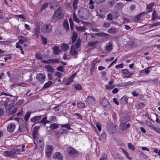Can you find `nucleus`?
I'll list each match as a JSON object with an SVG mask.
<instances>
[{"mask_svg":"<svg viewBox=\"0 0 160 160\" xmlns=\"http://www.w3.org/2000/svg\"><path fill=\"white\" fill-rule=\"evenodd\" d=\"M107 20H112L113 19V16L111 13H109L107 15Z\"/></svg>","mask_w":160,"mask_h":160,"instance_id":"5fc2aeb1","label":"nucleus"},{"mask_svg":"<svg viewBox=\"0 0 160 160\" xmlns=\"http://www.w3.org/2000/svg\"><path fill=\"white\" fill-rule=\"evenodd\" d=\"M59 125L61 126V128H65L69 130L71 129L69 124H66L64 125L60 124Z\"/></svg>","mask_w":160,"mask_h":160,"instance_id":"473e14b6","label":"nucleus"},{"mask_svg":"<svg viewBox=\"0 0 160 160\" xmlns=\"http://www.w3.org/2000/svg\"><path fill=\"white\" fill-rule=\"evenodd\" d=\"M75 88L77 90H80L82 89V87L80 84H77L75 85Z\"/></svg>","mask_w":160,"mask_h":160,"instance_id":"de8ad7c7","label":"nucleus"},{"mask_svg":"<svg viewBox=\"0 0 160 160\" xmlns=\"http://www.w3.org/2000/svg\"><path fill=\"white\" fill-rule=\"evenodd\" d=\"M95 35L98 36L107 37L108 36L109 34L104 32H100L96 33Z\"/></svg>","mask_w":160,"mask_h":160,"instance_id":"2f4dec72","label":"nucleus"},{"mask_svg":"<svg viewBox=\"0 0 160 160\" xmlns=\"http://www.w3.org/2000/svg\"><path fill=\"white\" fill-rule=\"evenodd\" d=\"M53 158L54 160H62V157L61 154L58 152L55 153L53 154Z\"/></svg>","mask_w":160,"mask_h":160,"instance_id":"9d476101","label":"nucleus"},{"mask_svg":"<svg viewBox=\"0 0 160 160\" xmlns=\"http://www.w3.org/2000/svg\"><path fill=\"white\" fill-rule=\"evenodd\" d=\"M109 102L106 98H103L102 100L101 103H100L102 107H105L107 106L109 104Z\"/></svg>","mask_w":160,"mask_h":160,"instance_id":"a211bd4d","label":"nucleus"},{"mask_svg":"<svg viewBox=\"0 0 160 160\" xmlns=\"http://www.w3.org/2000/svg\"><path fill=\"white\" fill-rule=\"evenodd\" d=\"M53 149V148L51 145H48L47 146L46 149V154L47 157H50V155L52 152Z\"/></svg>","mask_w":160,"mask_h":160,"instance_id":"423d86ee","label":"nucleus"},{"mask_svg":"<svg viewBox=\"0 0 160 160\" xmlns=\"http://www.w3.org/2000/svg\"><path fill=\"white\" fill-rule=\"evenodd\" d=\"M48 3H45L42 5V10H43L46 8L48 6Z\"/></svg>","mask_w":160,"mask_h":160,"instance_id":"69168bd1","label":"nucleus"},{"mask_svg":"<svg viewBox=\"0 0 160 160\" xmlns=\"http://www.w3.org/2000/svg\"><path fill=\"white\" fill-rule=\"evenodd\" d=\"M130 127V124L129 123L126 124V123L122 122L121 123L120 126L121 129L123 130H125L129 128Z\"/></svg>","mask_w":160,"mask_h":160,"instance_id":"2eb2a0df","label":"nucleus"},{"mask_svg":"<svg viewBox=\"0 0 160 160\" xmlns=\"http://www.w3.org/2000/svg\"><path fill=\"white\" fill-rule=\"evenodd\" d=\"M123 6V3L121 2H118L115 5V7L117 9H119L121 8Z\"/></svg>","mask_w":160,"mask_h":160,"instance_id":"c756f323","label":"nucleus"},{"mask_svg":"<svg viewBox=\"0 0 160 160\" xmlns=\"http://www.w3.org/2000/svg\"><path fill=\"white\" fill-rule=\"evenodd\" d=\"M106 49L108 51H111L112 49V45L111 44L109 45L106 46Z\"/></svg>","mask_w":160,"mask_h":160,"instance_id":"603ef678","label":"nucleus"},{"mask_svg":"<svg viewBox=\"0 0 160 160\" xmlns=\"http://www.w3.org/2000/svg\"><path fill=\"white\" fill-rule=\"evenodd\" d=\"M25 128L23 125H19L18 128V131H19V132H24L25 131Z\"/></svg>","mask_w":160,"mask_h":160,"instance_id":"ea45409f","label":"nucleus"},{"mask_svg":"<svg viewBox=\"0 0 160 160\" xmlns=\"http://www.w3.org/2000/svg\"><path fill=\"white\" fill-rule=\"evenodd\" d=\"M17 97L13 96H10V98H8L9 100L12 101L13 102H14L17 100Z\"/></svg>","mask_w":160,"mask_h":160,"instance_id":"c9c22d12","label":"nucleus"},{"mask_svg":"<svg viewBox=\"0 0 160 160\" xmlns=\"http://www.w3.org/2000/svg\"><path fill=\"white\" fill-rule=\"evenodd\" d=\"M56 119V117L55 116H52L49 117V120L51 122H54Z\"/></svg>","mask_w":160,"mask_h":160,"instance_id":"6e6d98bb","label":"nucleus"},{"mask_svg":"<svg viewBox=\"0 0 160 160\" xmlns=\"http://www.w3.org/2000/svg\"><path fill=\"white\" fill-rule=\"evenodd\" d=\"M54 54L58 55L61 52V51L59 49V47L58 46H54L53 48Z\"/></svg>","mask_w":160,"mask_h":160,"instance_id":"6ab92c4d","label":"nucleus"},{"mask_svg":"<svg viewBox=\"0 0 160 160\" xmlns=\"http://www.w3.org/2000/svg\"><path fill=\"white\" fill-rule=\"evenodd\" d=\"M52 84V82L51 81H49L47 82L44 85L42 89H44L46 88L49 87Z\"/></svg>","mask_w":160,"mask_h":160,"instance_id":"c85d7f7f","label":"nucleus"},{"mask_svg":"<svg viewBox=\"0 0 160 160\" xmlns=\"http://www.w3.org/2000/svg\"><path fill=\"white\" fill-rule=\"evenodd\" d=\"M63 27L67 31L69 29V26L68 21L66 20L64 21L63 23Z\"/></svg>","mask_w":160,"mask_h":160,"instance_id":"b1692460","label":"nucleus"},{"mask_svg":"<svg viewBox=\"0 0 160 160\" xmlns=\"http://www.w3.org/2000/svg\"><path fill=\"white\" fill-rule=\"evenodd\" d=\"M49 60L51 61V64L57 63L59 62V59H50Z\"/></svg>","mask_w":160,"mask_h":160,"instance_id":"8fccbe9b","label":"nucleus"},{"mask_svg":"<svg viewBox=\"0 0 160 160\" xmlns=\"http://www.w3.org/2000/svg\"><path fill=\"white\" fill-rule=\"evenodd\" d=\"M45 78L46 76L43 73H39L37 74L36 76L37 80L41 84L43 83Z\"/></svg>","mask_w":160,"mask_h":160,"instance_id":"39448f33","label":"nucleus"},{"mask_svg":"<svg viewBox=\"0 0 160 160\" xmlns=\"http://www.w3.org/2000/svg\"><path fill=\"white\" fill-rule=\"evenodd\" d=\"M68 131L66 129L60 128L54 131V132L58 136H60L64 133L67 132Z\"/></svg>","mask_w":160,"mask_h":160,"instance_id":"6e6552de","label":"nucleus"},{"mask_svg":"<svg viewBox=\"0 0 160 160\" xmlns=\"http://www.w3.org/2000/svg\"><path fill=\"white\" fill-rule=\"evenodd\" d=\"M47 119V116L44 117L41 120L40 122L42 124H43L44 126H45L46 124V120Z\"/></svg>","mask_w":160,"mask_h":160,"instance_id":"58836bf2","label":"nucleus"},{"mask_svg":"<svg viewBox=\"0 0 160 160\" xmlns=\"http://www.w3.org/2000/svg\"><path fill=\"white\" fill-rule=\"evenodd\" d=\"M142 14H140L137 15L134 18V20L136 21H139L141 19V17Z\"/></svg>","mask_w":160,"mask_h":160,"instance_id":"09e8293b","label":"nucleus"},{"mask_svg":"<svg viewBox=\"0 0 160 160\" xmlns=\"http://www.w3.org/2000/svg\"><path fill=\"white\" fill-rule=\"evenodd\" d=\"M63 16L62 11L60 9L55 11L53 15L52 18L55 20L60 19L63 18Z\"/></svg>","mask_w":160,"mask_h":160,"instance_id":"20e7f679","label":"nucleus"},{"mask_svg":"<svg viewBox=\"0 0 160 160\" xmlns=\"http://www.w3.org/2000/svg\"><path fill=\"white\" fill-rule=\"evenodd\" d=\"M15 152L13 151H5L3 154V155L6 157H9L14 155Z\"/></svg>","mask_w":160,"mask_h":160,"instance_id":"ddd939ff","label":"nucleus"},{"mask_svg":"<svg viewBox=\"0 0 160 160\" xmlns=\"http://www.w3.org/2000/svg\"><path fill=\"white\" fill-rule=\"evenodd\" d=\"M119 16V14L117 12L114 13L113 15V17L114 19L117 18Z\"/></svg>","mask_w":160,"mask_h":160,"instance_id":"774afa93","label":"nucleus"},{"mask_svg":"<svg viewBox=\"0 0 160 160\" xmlns=\"http://www.w3.org/2000/svg\"><path fill=\"white\" fill-rule=\"evenodd\" d=\"M76 28L78 30L81 31H84L85 30V28L84 27H76Z\"/></svg>","mask_w":160,"mask_h":160,"instance_id":"052dcab7","label":"nucleus"},{"mask_svg":"<svg viewBox=\"0 0 160 160\" xmlns=\"http://www.w3.org/2000/svg\"><path fill=\"white\" fill-rule=\"evenodd\" d=\"M67 152L68 154L71 156L75 155L77 153L76 151L71 147L67 148Z\"/></svg>","mask_w":160,"mask_h":160,"instance_id":"9b49d317","label":"nucleus"},{"mask_svg":"<svg viewBox=\"0 0 160 160\" xmlns=\"http://www.w3.org/2000/svg\"><path fill=\"white\" fill-rule=\"evenodd\" d=\"M86 100L87 103L90 105H93L95 103V99L92 96H88Z\"/></svg>","mask_w":160,"mask_h":160,"instance_id":"f8f14e48","label":"nucleus"},{"mask_svg":"<svg viewBox=\"0 0 160 160\" xmlns=\"http://www.w3.org/2000/svg\"><path fill=\"white\" fill-rule=\"evenodd\" d=\"M41 39L42 43L45 45L47 43V39L43 36L41 37Z\"/></svg>","mask_w":160,"mask_h":160,"instance_id":"864d4df0","label":"nucleus"},{"mask_svg":"<svg viewBox=\"0 0 160 160\" xmlns=\"http://www.w3.org/2000/svg\"><path fill=\"white\" fill-rule=\"evenodd\" d=\"M63 67H64V66H60L57 68V70L58 71H60L62 72H64Z\"/></svg>","mask_w":160,"mask_h":160,"instance_id":"13d9d810","label":"nucleus"},{"mask_svg":"<svg viewBox=\"0 0 160 160\" xmlns=\"http://www.w3.org/2000/svg\"><path fill=\"white\" fill-rule=\"evenodd\" d=\"M147 125L149 127H150L152 128L154 126L153 124H152L151 122L149 121L148 120H146L145 121Z\"/></svg>","mask_w":160,"mask_h":160,"instance_id":"3c124183","label":"nucleus"},{"mask_svg":"<svg viewBox=\"0 0 160 160\" xmlns=\"http://www.w3.org/2000/svg\"><path fill=\"white\" fill-rule=\"evenodd\" d=\"M96 126L99 132H100L101 130V125L98 123H96Z\"/></svg>","mask_w":160,"mask_h":160,"instance_id":"bf43d9fd","label":"nucleus"},{"mask_svg":"<svg viewBox=\"0 0 160 160\" xmlns=\"http://www.w3.org/2000/svg\"><path fill=\"white\" fill-rule=\"evenodd\" d=\"M61 48L62 50L63 51H66L68 50L69 48V47L68 45L64 43L61 46Z\"/></svg>","mask_w":160,"mask_h":160,"instance_id":"a878e982","label":"nucleus"},{"mask_svg":"<svg viewBox=\"0 0 160 160\" xmlns=\"http://www.w3.org/2000/svg\"><path fill=\"white\" fill-rule=\"evenodd\" d=\"M78 37V35L77 33L73 32L72 37V42L73 43H74L76 41Z\"/></svg>","mask_w":160,"mask_h":160,"instance_id":"5701e85b","label":"nucleus"},{"mask_svg":"<svg viewBox=\"0 0 160 160\" xmlns=\"http://www.w3.org/2000/svg\"><path fill=\"white\" fill-rule=\"evenodd\" d=\"M40 128L39 126L35 127H34L32 131V134L36 135V134H38V131Z\"/></svg>","mask_w":160,"mask_h":160,"instance_id":"7c9ffc66","label":"nucleus"},{"mask_svg":"<svg viewBox=\"0 0 160 160\" xmlns=\"http://www.w3.org/2000/svg\"><path fill=\"white\" fill-rule=\"evenodd\" d=\"M73 18L74 21L76 22L77 23L79 22V21L78 18L76 15L75 14V12L74 11L73 13Z\"/></svg>","mask_w":160,"mask_h":160,"instance_id":"72a5a7b5","label":"nucleus"},{"mask_svg":"<svg viewBox=\"0 0 160 160\" xmlns=\"http://www.w3.org/2000/svg\"><path fill=\"white\" fill-rule=\"evenodd\" d=\"M110 23L109 22H105L103 24L102 26L104 28H108L110 25Z\"/></svg>","mask_w":160,"mask_h":160,"instance_id":"680f3d73","label":"nucleus"},{"mask_svg":"<svg viewBox=\"0 0 160 160\" xmlns=\"http://www.w3.org/2000/svg\"><path fill=\"white\" fill-rule=\"evenodd\" d=\"M24 101L23 99L18 101L16 103L15 105L17 106H20L24 103Z\"/></svg>","mask_w":160,"mask_h":160,"instance_id":"a18cd8bd","label":"nucleus"},{"mask_svg":"<svg viewBox=\"0 0 160 160\" xmlns=\"http://www.w3.org/2000/svg\"><path fill=\"white\" fill-rule=\"evenodd\" d=\"M128 147L129 149L133 151H134L135 149V148L133 146L132 144L130 143H128Z\"/></svg>","mask_w":160,"mask_h":160,"instance_id":"49530a36","label":"nucleus"},{"mask_svg":"<svg viewBox=\"0 0 160 160\" xmlns=\"http://www.w3.org/2000/svg\"><path fill=\"white\" fill-rule=\"evenodd\" d=\"M31 114V112H27L24 116V120L27 122Z\"/></svg>","mask_w":160,"mask_h":160,"instance_id":"cd10ccee","label":"nucleus"},{"mask_svg":"<svg viewBox=\"0 0 160 160\" xmlns=\"http://www.w3.org/2000/svg\"><path fill=\"white\" fill-rule=\"evenodd\" d=\"M78 3V1L77 0H74L73 2V8L74 10L77 9V6Z\"/></svg>","mask_w":160,"mask_h":160,"instance_id":"f704fd0d","label":"nucleus"},{"mask_svg":"<svg viewBox=\"0 0 160 160\" xmlns=\"http://www.w3.org/2000/svg\"><path fill=\"white\" fill-rule=\"evenodd\" d=\"M35 57L36 58L39 60H42V57L41 55V53L39 52H37L36 53Z\"/></svg>","mask_w":160,"mask_h":160,"instance_id":"4c0bfd02","label":"nucleus"},{"mask_svg":"<svg viewBox=\"0 0 160 160\" xmlns=\"http://www.w3.org/2000/svg\"><path fill=\"white\" fill-rule=\"evenodd\" d=\"M157 13L154 11L152 14V20H154L157 18Z\"/></svg>","mask_w":160,"mask_h":160,"instance_id":"79ce46f5","label":"nucleus"},{"mask_svg":"<svg viewBox=\"0 0 160 160\" xmlns=\"http://www.w3.org/2000/svg\"><path fill=\"white\" fill-rule=\"evenodd\" d=\"M74 116H77V119H80L82 120V118L81 117V115L78 113H74L73 114Z\"/></svg>","mask_w":160,"mask_h":160,"instance_id":"4d7b16f0","label":"nucleus"},{"mask_svg":"<svg viewBox=\"0 0 160 160\" xmlns=\"http://www.w3.org/2000/svg\"><path fill=\"white\" fill-rule=\"evenodd\" d=\"M108 32L110 34H114L116 33L117 30L116 29L114 28H110L108 30Z\"/></svg>","mask_w":160,"mask_h":160,"instance_id":"4be33fe9","label":"nucleus"},{"mask_svg":"<svg viewBox=\"0 0 160 160\" xmlns=\"http://www.w3.org/2000/svg\"><path fill=\"white\" fill-rule=\"evenodd\" d=\"M115 87V85L114 84H113L111 85H106L105 86V88L107 89L110 90L113 89Z\"/></svg>","mask_w":160,"mask_h":160,"instance_id":"a19ab883","label":"nucleus"},{"mask_svg":"<svg viewBox=\"0 0 160 160\" xmlns=\"http://www.w3.org/2000/svg\"><path fill=\"white\" fill-rule=\"evenodd\" d=\"M78 16L81 19L85 20L89 17V12L88 10L84 8H79L78 12Z\"/></svg>","mask_w":160,"mask_h":160,"instance_id":"f257e3e1","label":"nucleus"},{"mask_svg":"<svg viewBox=\"0 0 160 160\" xmlns=\"http://www.w3.org/2000/svg\"><path fill=\"white\" fill-rule=\"evenodd\" d=\"M45 68L47 69V72L51 73L53 72H54V68L51 65H46L45 67Z\"/></svg>","mask_w":160,"mask_h":160,"instance_id":"aec40b11","label":"nucleus"},{"mask_svg":"<svg viewBox=\"0 0 160 160\" xmlns=\"http://www.w3.org/2000/svg\"><path fill=\"white\" fill-rule=\"evenodd\" d=\"M42 116V115L35 116L31 118L30 119V121L31 122H35V123H39L40 122L39 121L41 119Z\"/></svg>","mask_w":160,"mask_h":160,"instance_id":"1a4fd4ad","label":"nucleus"},{"mask_svg":"<svg viewBox=\"0 0 160 160\" xmlns=\"http://www.w3.org/2000/svg\"><path fill=\"white\" fill-rule=\"evenodd\" d=\"M59 125L55 123H53L50 125L49 128L52 130H53L58 128L59 127Z\"/></svg>","mask_w":160,"mask_h":160,"instance_id":"412c9836","label":"nucleus"},{"mask_svg":"<svg viewBox=\"0 0 160 160\" xmlns=\"http://www.w3.org/2000/svg\"><path fill=\"white\" fill-rule=\"evenodd\" d=\"M7 113L9 115H12L17 111V108L13 105V103H11L5 107Z\"/></svg>","mask_w":160,"mask_h":160,"instance_id":"f03ea898","label":"nucleus"},{"mask_svg":"<svg viewBox=\"0 0 160 160\" xmlns=\"http://www.w3.org/2000/svg\"><path fill=\"white\" fill-rule=\"evenodd\" d=\"M152 128L158 133H160V129L159 128H156L154 126H153Z\"/></svg>","mask_w":160,"mask_h":160,"instance_id":"e2e57ef3","label":"nucleus"},{"mask_svg":"<svg viewBox=\"0 0 160 160\" xmlns=\"http://www.w3.org/2000/svg\"><path fill=\"white\" fill-rule=\"evenodd\" d=\"M78 107L79 109L83 108H85V106L84 103L79 102L78 103Z\"/></svg>","mask_w":160,"mask_h":160,"instance_id":"e433bc0d","label":"nucleus"},{"mask_svg":"<svg viewBox=\"0 0 160 160\" xmlns=\"http://www.w3.org/2000/svg\"><path fill=\"white\" fill-rule=\"evenodd\" d=\"M107 158V155L106 154H104L101 157L99 160H105Z\"/></svg>","mask_w":160,"mask_h":160,"instance_id":"338daca9","label":"nucleus"},{"mask_svg":"<svg viewBox=\"0 0 160 160\" xmlns=\"http://www.w3.org/2000/svg\"><path fill=\"white\" fill-rule=\"evenodd\" d=\"M52 27L51 25L47 24L44 26L41 29L42 32L45 33L49 32L52 30Z\"/></svg>","mask_w":160,"mask_h":160,"instance_id":"0eeeda50","label":"nucleus"},{"mask_svg":"<svg viewBox=\"0 0 160 160\" xmlns=\"http://www.w3.org/2000/svg\"><path fill=\"white\" fill-rule=\"evenodd\" d=\"M140 156L141 158L145 159L147 158L148 157L147 156L143 153H141L140 154Z\"/></svg>","mask_w":160,"mask_h":160,"instance_id":"0e129e2a","label":"nucleus"},{"mask_svg":"<svg viewBox=\"0 0 160 160\" xmlns=\"http://www.w3.org/2000/svg\"><path fill=\"white\" fill-rule=\"evenodd\" d=\"M145 106V104L142 103H141L137 105L136 107L137 109H140L143 108Z\"/></svg>","mask_w":160,"mask_h":160,"instance_id":"bb28decb","label":"nucleus"},{"mask_svg":"<svg viewBox=\"0 0 160 160\" xmlns=\"http://www.w3.org/2000/svg\"><path fill=\"white\" fill-rule=\"evenodd\" d=\"M154 5V3H151L147 5V8L148 12H151L152 11V8Z\"/></svg>","mask_w":160,"mask_h":160,"instance_id":"393cba45","label":"nucleus"},{"mask_svg":"<svg viewBox=\"0 0 160 160\" xmlns=\"http://www.w3.org/2000/svg\"><path fill=\"white\" fill-rule=\"evenodd\" d=\"M15 128V125L14 123H11L7 127V131L10 132H13Z\"/></svg>","mask_w":160,"mask_h":160,"instance_id":"4468645a","label":"nucleus"},{"mask_svg":"<svg viewBox=\"0 0 160 160\" xmlns=\"http://www.w3.org/2000/svg\"><path fill=\"white\" fill-rule=\"evenodd\" d=\"M117 127L112 122H109L108 124L107 130L110 134L115 133L117 131Z\"/></svg>","mask_w":160,"mask_h":160,"instance_id":"7ed1b4c3","label":"nucleus"},{"mask_svg":"<svg viewBox=\"0 0 160 160\" xmlns=\"http://www.w3.org/2000/svg\"><path fill=\"white\" fill-rule=\"evenodd\" d=\"M128 98L126 96L123 97L120 100V103L124 105H125L128 102Z\"/></svg>","mask_w":160,"mask_h":160,"instance_id":"dca6fc26","label":"nucleus"},{"mask_svg":"<svg viewBox=\"0 0 160 160\" xmlns=\"http://www.w3.org/2000/svg\"><path fill=\"white\" fill-rule=\"evenodd\" d=\"M98 42L97 41L95 42H90L88 43V45L90 47L95 46Z\"/></svg>","mask_w":160,"mask_h":160,"instance_id":"37998d69","label":"nucleus"},{"mask_svg":"<svg viewBox=\"0 0 160 160\" xmlns=\"http://www.w3.org/2000/svg\"><path fill=\"white\" fill-rule=\"evenodd\" d=\"M77 48H76L73 46H71L70 49V53L73 56L76 55L77 54Z\"/></svg>","mask_w":160,"mask_h":160,"instance_id":"f3484780","label":"nucleus"},{"mask_svg":"<svg viewBox=\"0 0 160 160\" xmlns=\"http://www.w3.org/2000/svg\"><path fill=\"white\" fill-rule=\"evenodd\" d=\"M81 45V41L79 40H78L75 44L74 47L76 48H78Z\"/></svg>","mask_w":160,"mask_h":160,"instance_id":"c03bdc74","label":"nucleus"}]
</instances>
